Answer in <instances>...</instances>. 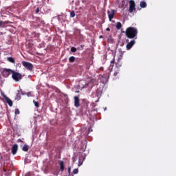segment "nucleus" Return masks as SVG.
I'll return each instance as SVG.
<instances>
[{"instance_id":"f257e3e1","label":"nucleus","mask_w":176,"mask_h":176,"mask_svg":"<svg viewBox=\"0 0 176 176\" xmlns=\"http://www.w3.org/2000/svg\"><path fill=\"white\" fill-rule=\"evenodd\" d=\"M138 34V30L134 27H128L125 31V35L126 38L129 39L135 38Z\"/></svg>"},{"instance_id":"f03ea898","label":"nucleus","mask_w":176,"mask_h":176,"mask_svg":"<svg viewBox=\"0 0 176 176\" xmlns=\"http://www.w3.org/2000/svg\"><path fill=\"white\" fill-rule=\"evenodd\" d=\"M1 73L4 78H8L10 74H12L13 70L11 69L3 68L1 69Z\"/></svg>"},{"instance_id":"7ed1b4c3","label":"nucleus","mask_w":176,"mask_h":176,"mask_svg":"<svg viewBox=\"0 0 176 176\" xmlns=\"http://www.w3.org/2000/svg\"><path fill=\"white\" fill-rule=\"evenodd\" d=\"M12 78L15 82H19L22 79V74L13 70L12 74Z\"/></svg>"},{"instance_id":"20e7f679","label":"nucleus","mask_w":176,"mask_h":176,"mask_svg":"<svg viewBox=\"0 0 176 176\" xmlns=\"http://www.w3.org/2000/svg\"><path fill=\"white\" fill-rule=\"evenodd\" d=\"M122 65V58H118V60H117V63H116V68H117V70L114 72V76H117V75L119 74L120 71V67Z\"/></svg>"},{"instance_id":"39448f33","label":"nucleus","mask_w":176,"mask_h":176,"mask_svg":"<svg viewBox=\"0 0 176 176\" xmlns=\"http://www.w3.org/2000/svg\"><path fill=\"white\" fill-rule=\"evenodd\" d=\"M22 65L29 71H32L34 68L33 65L31 63L27 62L25 60L22 61Z\"/></svg>"},{"instance_id":"423d86ee","label":"nucleus","mask_w":176,"mask_h":176,"mask_svg":"<svg viewBox=\"0 0 176 176\" xmlns=\"http://www.w3.org/2000/svg\"><path fill=\"white\" fill-rule=\"evenodd\" d=\"M135 2L134 0L129 1V13H132L133 11H135Z\"/></svg>"},{"instance_id":"0eeeda50","label":"nucleus","mask_w":176,"mask_h":176,"mask_svg":"<svg viewBox=\"0 0 176 176\" xmlns=\"http://www.w3.org/2000/svg\"><path fill=\"white\" fill-rule=\"evenodd\" d=\"M108 16H109V21H111L115 16V10L113 9L108 10Z\"/></svg>"},{"instance_id":"6e6552de","label":"nucleus","mask_w":176,"mask_h":176,"mask_svg":"<svg viewBox=\"0 0 176 176\" xmlns=\"http://www.w3.org/2000/svg\"><path fill=\"white\" fill-rule=\"evenodd\" d=\"M135 44V41L132 40L126 44V50H130L133 46Z\"/></svg>"},{"instance_id":"1a4fd4ad","label":"nucleus","mask_w":176,"mask_h":176,"mask_svg":"<svg viewBox=\"0 0 176 176\" xmlns=\"http://www.w3.org/2000/svg\"><path fill=\"white\" fill-rule=\"evenodd\" d=\"M88 84H87V82H85V81H84L83 80L79 82V85L78 87L81 89H84L87 87Z\"/></svg>"},{"instance_id":"9d476101","label":"nucleus","mask_w":176,"mask_h":176,"mask_svg":"<svg viewBox=\"0 0 176 176\" xmlns=\"http://www.w3.org/2000/svg\"><path fill=\"white\" fill-rule=\"evenodd\" d=\"M3 98L6 100V102L9 104L10 107H12L13 103L12 100L8 98L6 95H3Z\"/></svg>"},{"instance_id":"9b49d317","label":"nucleus","mask_w":176,"mask_h":176,"mask_svg":"<svg viewBox=\"0 0 176 176\" xmlns=\"http://www.w3.org/2000/svg\"><path fill=\"white\" fill-rule=\"evenodd\" d=\"M74 100H75V107L78 108L80 107V99L78 96H76L74 98Z\"/></svg>"},{"instance_id":"f8f14e48","label":"nucleus","mask_w":176,"mask_h":176,"mask_svg":"<svg viewBox=\"0 0 176 176\" xmlns=\"http://www.w3.org/2000/svg\"><path fill=\"white\" fill-rule=\"evenodd\" d=\"M17 151H18V145L14 144L12 148V153L13 155H15Z\"/></svg>"},{"instance_id":"ddd939ff","label":"nucleus","mask_w":176,"mask_h":176,"mask_svg":"<svg viewBox=\"0 0 176 176\" xmlns=\"http://www.w3.org/2000/svg\"><path fill=\"white\" fill-rule=\"evenodd\" d=\"M21 94L25 95V94H23L22 89H20V91H18V94L16 95V100H21Z\"/></svg>"},{"instance_id":"4468645a","label":"nucleus","mask_w":176,"mask_h":176,"mask_svg":"<svg viewBox=\"0 0 176 176\" xmlns=\"http://www.w3.org/2000/svg\"><path fill=\"white\" fill-rule=\"evenodd\" d=\"M8 21H0V28H6V24H8Z\"/></svg>"},{"instance_id":"2eb2a0df","label":"nucleus","mask_w":176,"mask_h":176,"mask_svg":"<svg viewBox=\"0 0 176 176\" xmlns=\"http://www.w3.org/2000/svg\"><path fill=\"white\" fill-rule=\"evenodd\" d=\"M147 6V3L146 1H140V8H146Z\"/></svg>"},{"instance_id":"dca6fc26","label":"nucleus","mask_w":176,"mask_h":176,"mask_svg":"<svg viewBox=\"0 0 176 176\" xmlns=\"http://www.w3.org/2000/svg\"><path fill=\"white\" fill-rule=\"evenodd\" d=\"M8 60L11 63L15 64L14 58L12 56L8 57Z\"/></svg>"},{"instance_id":"f3484780","label":"nucleus","mask_w":176,"mask_h":176,"mask_svg":"<svg viewBox=\"0 0 176 176\" xmlns=\"http://www.w3.org/2000/svg\"><path fill=\"white\" fill-rule=\"evenodd\" d=\"M122 28V23L120 22H117V23L116 24V28H117V30H120Z\"/></svg>"},{"instance_id":"a211bd4d","label":"nucleus","mask_w":176,"mask_h":176,"mask_svg":"<svg viewBox=\"0 0 176 176\" xmlns=\"http://www.w3.org/2000/svg\"><path fill=\"white\" fill-rule=\"evenodd\" d=\"M115 57L113 58V60L111 61V65H110V69H113L115 64Z\"/></svg>"},{"instance_id":"6ab92c4d","label":"nucleus","mask_w":176,"mask_h":176,"mask_svg":"<svg viewBox=\"0 0 176 176\" xmlns=\"http://www.w3.org/2000/svg\"><path fill=\"white\" fill-rule=\"evenodd\" d=\"M60 170L62 172H63L64 169H65V166H64V162L61 161L60 162Z\"/></svg>"},{"instance_id":"aec40b11","label":"nucleus","mask_w":176,"mask_h":176,"mask_svg":"<svg viewBox=\"0 0 176 176\" xmlns=\"http://www.w3.org/2000/svg\"><path fill=\"white\" fill-rule=\"evenodd\" d=\"M76 57L74 56H72L69 58V63H72L75 61Z\"/></svg>"},{"instance_id":"412c9836","label":"nucleus","mask_w":176,"mask_h":176,"mask_svg":"<svg viewBox=\"0 0 176 176\" xmlns=\"http://www.w3.org/2000/svg\"><path fill=\"white\" fill-rule=\"evenodd\" d=\"M22 150H23L24 152L28 151L29 148H28V145H27V144H25L24 146L23 147Z\"/></svg>"},{"instance_id":"4be33fe9","label":"nucleus","mask_w":176,"mask_h":176,"mask_svg":"<svg viewBox=\"0 0 176 176\" xmlns=\"http://www.w3.org/2000/svg\"><path fill=\"white\" fill-rule=\"evenodd\" d=\"M75 16H76L75 12H74V10L72 11L71 13H70V17H71V18H74Z\"/></svg>"},{"instance_id":"5701e85b","label":"nucleus","mask_w":176,"mask_h":176,"mask_svg":"<svg viewBox=\"0 0 176 176\" xmlns=\"http://www.w3.org/2000/svg\"><path fill=\"white\" fill-rule=\"evenodd\" d=\"M71 52H73V53L76 52H77V48L75 47H72Z\"/></svg>"},{"instance_id":"b1692460","label":"nucleus","mask_w":176,"mask_h":176,"mask_svg":"<svg viewBox=\"0 0 176 176\" xmlns=\"http://www.w3.org/2000/svg\"><path fill=\"white\" fill-rule=\"evenodd\" d=\"M33 102L36 108L39 107V103L38 102H36V100H33Z\"/></svg>"},{"instance_id":"393cba45","label":"nucleus","mask_w":176,"mask_h":176,"mask_svg":"<svg viewBox=\"0 0 176 176\" xmlns=\"http://www.w3.org/2000/svg\"><path fill=\"white\" fill-rule=\"evenodd\" d=\"M85 45H81L78 47V50L80 51H82L84 48Z\"/></svg>"},{"instance_id":"a878e982","label":"nucleus","mask_w":176,"mask_h":176,"mask_svg":"<svg viewBox=\"0 0 176 176\" xmlns=\"http://www.w3.org/2000/svg\"><path fill=\"white\" fill-rule=\"evenodd\" d=\"M78 168H76L73 170V174L76 175V174H78Z\"/></svg>"},{"instance_id":"bb28decb","label":"nucleus","mask_w":176,"mask_h":176,"mask_svg":"<svg viewBox=\"0 0 176 176\" xmlns=\"http://www.w3.org/2000/svg\"><path fill=\"white\" fill-rule=\"evenodd\" d=\"M32 92H28V94H26V95L28 96V97H32Z\"/></svg>"},{"instance_id":"cd10ccee","label":"nucleus","mask_w":176,"mask_h":176,"mask_svg":"<svg viewBox=\"0 0 176 176\" xmlns=\"http://www.w3.org/2000/svg\"><path fill=\"white\" fill-rule=\"evenodd\" d=\"M15 114H16V115H19V114H20V111H19V110L18 109H16L15 110Z\"/></svg>"},{"instance_id":"c85d7f7f","label":"nucleus","mask_w":176,"mask_h":176,"mask_svg":"<svg viewBox=\"0 0 176 176\" xmlns=\"http://www.w3.org/2000/svg\"><path fill=\"white\" fill-rule=\"evenodd\" d=\"M40 12L39 8H37L36 10V14H38Z\"/></svg>"},{"instance_id":"c756f323","label":"nucleus","mask_w":176,"mask_h":176,"mask_svg":"<svg viewBox=\"0 0 176 176\" xmlns=\"http://www.w3.org/2000/svg\"><path fill=\"white\" fill-rule=\"evenodd\" d=\"M68 173H69V174H70V173H71V167L68 168Z\"/></svg>"},{"instance_id":"7c9ffc66","label":"nucleus","mask_w":176,"mask_h":176,"mask_svg":"<svg viewBox=\"0 0 176 176\" xmlns=\"http://www.w3.org/2000/svg\"><path fill=\"white\" fill-rule=\"evenodd\" d=\"M106 30H107V32H109V31L111 30V29H110V28H107L106 29Z\"/></svg>"},{"instance_id":"2f4dec72","label":"nucleus","mask_w":176,"mask_h":176,"mask_svg":"<svg viewBox=\"0 0 176 176\" xmlns=\"http://www.w3.org/2000/svg\"><path fill=\"white\" fill-rule=\"evenodd\" d=\"M18 142H23V141H22L21 139H19V140H18Z\"/></svg>"},{"instance_id":"473e14b6","label":"nucleus","mask_w":176,"mask_h":176,"mask_svg":"<svg viewBox=\"0 0 176 176\" xmlns=\"http://www.w3.org/2000/svg\"><path fill=\"white\" fill-rule=\"evenodd\" d=\"M102 37H103L102 35L100 36V38H102Z\"/></svg>"},{"instance_id":"72a5a7b5","label":"nucleus","mask_w":176,"mask_h":176,"mask_svg":"<svg viewBox=\"0 0 176 176\" xmlns=\"http://www.w3.org/2000/svg\"><path fill=\"white\" fill-rule=\"evenodd\" d=\"M0 35H3V32H0Z\"/></svg>"},{"instance_id":"f704fd0d","label":"nucleus","mask_w":176,"mask_h":176,"mask_svg":"<svg viewBox=\"0 0 176 176\" xmlns=\"http://www.w3.org/2000/svg\"><path fill=\"white\" fill-rule=\"evenodd\" d=\"M80 162V159L79 160V163Z\"/></svg>"},{"instance_id":"c9c22d12","label":"nucleus","mask_w":176,"mask_h":176,"mask_svg":"<svg viewBox=\"0 0 176 176\" xmlns=\"http://www.w3.org/2000/svg\"><path fill=\"white\" fill-rule=\"evenodd\" d=\"M1 78V74H0V79Z\"/></svg>"},{"instance_id":"e433bc0d","label":"nucleus","mask_w":176,"mask_h":176,"mask_svg":"<svg viewBox=\"0 0 176 176\" xmlns=\"http://www.w3.org/2000/svg\"><path fill=\"white\" fill-rule=\"evenodd\" d=\"M69 176H74L73 175H69Z\"/></svg>"},{"instance_id":"4c0bfd02","label":"nucleus","mask_w":176,"mask_h":176,"mask_svg":"<svg viewBox=\"0 0 176 176\" xmlns=\"http://www.w3.org/2000/svg\"><path fill=\"white\" fill-rule=\"evenodd\" d=\"M82 165V164H79V166Z\"/></svg>"},{"instance_id":"58836bf2","label":"nucleus","mask_w":176,"mask_h":176,"mask_svg":"<svg viewBox=\"0 0 176 176\" xmlns=\"http://www.w3.org/2000/svg\"><path fill=\"white\" fill-rule=\"evenodd\" d=\"M82 165V164H79V166Z\"/></svg>"},{"instance_id":"ea45409f","label":"nucleus","mask_w":176,"mask_h":176,"mask_svg":"<svg viewBox=\"0 0 176 176\" xmlns=\"http://www.w3.org/2000/svg\"><path fill=\"white\" fill-rule=\"evenodd\" d=\"M4 171L6 172V170L4 169Z\"/></svg>"}]
</instances>
